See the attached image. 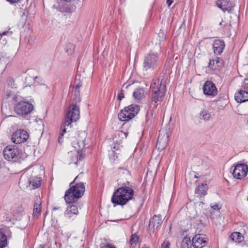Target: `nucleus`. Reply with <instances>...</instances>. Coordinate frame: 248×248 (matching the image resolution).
<instances>
[{
	"label": "nucleus",
	"mask_w": 248,
	"mask_h": 248,
	"mask_svg": "<svg viewBox=\"0 0 248 248\" xmlns=\"http://www.w3.org/2000/svg\"><path fill=\"white\" fill-rule=\"evenodd\" d=\"M122 187L117 188L111 197V202L117 205H124L130 200L134 199V186L130 182L121 183Z\"/></svg>",
	"instance_id": "obj_1"
},
{
	"label": "nucleus",
	"mask_w": 248,
	"mask_h": 248,
	"mask_svg": "<svg viewBox=\"0 0 248 248\" xmlns=\"http://www.w3.org/2000/svg\"><path fill=\"white\" fill-rule=\"evenodd\" d=\"M66 111L64 120L61 125V131L62 132L59 138V142H61L62 137L64 134L66 132L68 128H71L72 127V123L76 122L79 119L80 117L79 108L76 104H71Z\"/></svg>",
	"instance_id": "obj_2"
},
{
	"label": "nucleus",
	"mask_w": 248,
	"mask_h": 248,
	"mask_svg": "<svg viewBox=\"0 0 248 248\" xmlns=\"http://www.w3.org/2000/svg\"><path fill=\"white\" fill-rule=\"evenodd\" d=\"M166 82L164 79L156 78L153 79L150 86V93L152 102L157 103L161 102L164 97L166 92Z\"/></svg>",
	"instance_id": "obj_3"
},
{
	"label": "nucleus",
	"mask_w": 248,
	"mask_h": 248,
	"mask_svg": "<svg viewBox=\"0 0 248 248\" xmlns=\"http://www.w3.org/2000/svg\"><path fill=\"white\" fill-rule=\"evenodd\" d=\"M73 183L74 181L70 183V187L65 193L64 198L67 203L75 202L83 195L85 192V186L83 183H80L75 186H71Z\"/></svg>",
	"instance_id": "obj_4"
},
{
	"label": "nucleus",
	"mask_w": 248,
	"mask_h": 248,
	"mask_svg": "<svg viewBox=\"0 0 248 248\" xmlns=\"http://www.w3.org/2000/svg\"><path fill=\"white\" fill-rule=\"evenodd\" d=\"M13 100L16 102L14 110L19 117L26 118L34 108L33 105L31 103L22 100L21 97L15 95L13 97Z\"/></svg>",
	"instance_id": "obj_5"
},
{
	"label": "nucleus",
	"mask_w": 248,
	"mask_h": 248,
	"mask_svg": "<svg viewBox=\"0 0 248 248\" xmlns=\"http://www.w3.org/2000/svg\"><path fill=\"white\" fill-rule=\"evenodd\" d=\"M161 61L159 55L156 52L150 51L144 58L142 70L144 75L148 74L156 69L160 66Z\"/></svg>",
	"instance_id": "obj_6"
},
{
	"label": "nucleus",
	"mask_w": 248,
	"mask_h": 248,
	"mask_svg": "<svg viewBox=\"0 0 248 248\" xmlns=\"http://www.w3.org/2000/svg\"><path fill=\"white\" fill-rule=\"evenodd\" d=\"M140 109V107L139 105L131 104L121 110L118 113V118L121 121H128L138 114Z\"/></svg>",
	"instance_id": "obj_7"
},
{
	"label": "nucleus",
	"mask_w": 248,
	"mask_h": 248,
	"mask_svg": "<svg viewBox=\"0 0 248 248\" xmlns=\"http://www.w3.org/2000/svg\"><path fill=\"white\" fill-rule=\"evenodd\" d=\"M3 155L5 159L14 162L17 161L19 158V151L15 145L7 146L3 150Z\"/></svg>",
	"instance_id": "obj_8"
},
{
	"label": "nucleus",
	"mask_w": 248,
	"mask_h": 248,
	"mask_svg": "<svg viewBox=\"0 0 248 248\" xmlns=\"http://www.w3.org/2000/svg\"><path fill=\"white\" fill-rule=\"evenodd\" d=\"M248 171V167L244 163H238L234 166L232 171L234 178L241 179L247 175Z\"/></svg>",
	"instance_id": "obj_9"
},
{
	"label": "nucleus",
	"mask_w": 248,
	"mask_h": 248,
	"mask_svg": "<svg viewBox=\"0 0 248 248\" xmlns=\"http://www.w3.org/2000/svg\"><path fill=\"white\" fill-rule=\"evenodd\" d=\"M29 138L26 131L23 129L16 130L12 135L11 140L15 144H20L25 142Z\"/></svg>",
	"instance_id": "obj_10"
},
{
	"label": "nucleus",
	"mask_w": 248,
	"mask_h": 248,
	"mask_svg": "<svg viewBox=\"0 0 248 248\" xmlns=\"http://www.w3.org/2000/svg\"><path fill=\"white\" fill-rule=\"evenodd\" d=\"M158 139L156 142V148L158 150H163L166 147L169 141V135L164 131H159Z\"/></svg>",
	"instance_id": "obj_11"
},
{
	"label": "nucleus",
	"mask_w": 248,
	"mask_h": 248,
	"mask_svg": "<svg viewBox=\"0 0 248 248\" xmlns=\"http://www.w3.org/2000/svg\"><path fill=\"white\" fill-rule=\"evenodd\" d=\"M163 223L161 215H154L150 220L149 232L150 234L154 233L155 229L159 228Z\"/></svg>",
	"instance_id": "obj_12"
},
{
	"label": "nucleus",
	"mask_w": 248,
	"mask_h": 248,
	"mask_svg": "<svg viewBox=\"0 0 248 248\" xmlns=\"http://www.w3.org/2000/svg\"><path fill=\"white\" fill-rule=\"evenodd\" d=\"M203 93L208 96H215L217 93V90L215 84L211 81H205L202 87Z\"/></svg>",
	"instance_id": "obj_13"
},
{
	"label": "nucleus",
	"mask_w": 248,
	"mask_h": 248,
	"mask_svg": "<svg viewBox=\"0 0 248 248\" xmlns=\"http://www.w3.org/2000/svg\"><path fill=\"white\" fill-rule=\"evenodd\" d=\"M192 245L194 248H202L206 244L207 238L202 234H198L195 235L192 238Z\"/></svg>",
	"instance_id": "obj_14"
},
{
	"label": "nucleus",
	"mask_w": 248,
	"mask_h": 248,
	"mask_svg": "<svg viewBox=\"0 0 248 248\" xmlns=\"http://www.w3.org/2000/svg\"><path fill=\"white\" fill-rule=\"evenodd\" d=\"M53 7L61 13H67L70 14L73 13L74 10L73 6L63 2H62L58 6L54 5Z\"/></svg>",
	"instance_id": "obj_15"
},
{
	"label": "nucleus",
	"mask_w": 248,
	"mask_h": 248,
	"mask_svg": "<svg viewBox=\"0 0 248 248\" xmlns=\"http://www.w3.org/2000/svg\"><path fill=\"white\" fill-rule=\"evenodd\" d=\"M225 46V43L223 40H215L213 45L214 53L217 55H220L224 49Z\"/></svg>",
	"instance_id": "obj_16"
},
{
	"label": "nucleus",
	"mask_w": 248,
	"mask_h": 248,
	"mask_svg": "<svg viewBox=\"0 0 248 248\" xmlns=\"http://www.w3.org/2000/svg\"><path fill=\"white\" fill-rule=\"evenodd\" d=\"M234 98L238 103H243L248 101V92L240 90L235 93Z\"/></svg>",
	"instance_id": "obj_17"
},
{
	"label": "nucleus",
	"mask_w": 248,
	"mask_h": 248,
	"mask_svg": "<svg viewBox=\"0 0 248 248\" xmlns=\"http://www.w3.org/2000/svg\"><path fill=\"white\" fill-rule=\"evenodd\" d=\"M78 213L77 206L74 204H69L64 212V216L67 218H70L73 215H78Z\"/></svg>",
	"instance_id": "obj_18"
},
{
	"label": "nucleus",
	"mask_w": 248,
	"mask_h": 248,
	"mask_svg": "<svg viewBox=\"0 0 248 248\" xmlns=\"http://www.w3.org/2000/svg\"><path fill=\"white\" fill-rule=\"evenodd\" d=\"M217 6L223 11H231L233 7L232 3L231 1L223 0L221 3H217Z\"/></svg>",
	"instance_id": "obj_19"
},
{
	"label": "nucleus",
	"mask_w": 248,
	"mask_h": 248,
	"mask_svg": "<svg viewBox=\"0 0 248 248\" xmlns=\"http://www.w3.org/2000/svg\"><path fill=\"white\" fill-rule=\"evenodd\" d=\"M41 178L37 176L31 177L29 179V184L33 189L38 188L41 185Z\"/></svg>",
	"instance_id": "obj_20"
},
{
	"label": "nucleus",
	"mask_w": 248,
	"mask_h": 248,
	"mask_svg": "<svg viewBox=\"0 0 248 248\" xmlns=\"http://www.w3.org/2000/svg\"><path fill=\"white\" fill-rule=\"evenodd\" d=\"M207 190V186L206 184H202L196 188L195 193L200 196H204L206 194Z\"/></svg>",
	"instance_id": "obj_21"
},
{
	"label": "nucleus",
	"mask_w": 248,
	"mask_h": 248,
	"mask_svg": "<svg viewBox=\"0 0 248 248\" xmlns=\"http://www.w3.org/2000/svg\"><path fill=\"white\" fill-rule=\"evenodd\" d=\"M133 95L137 100L142 99L144 96V91L142 88L136 89L134 92Z\"/></svg>",
	"instance_id": "obj_22"
},
{
	"label": "nucleus",
	"mask_w": 248,
	"mask_h": 248,
	"mask_svg": "<svg viewBox=\"0 0 248 248\" xmlns=\"http://www.w3.org/2000/svg\"><path fill=\"white\" fill-rule=\"evenodd\" d=\"M243 237L241 234L239 232H233L232 233L230 236V238L231 240L235 242H240L242 241Z\"/></svg>",
	"instance_id": "obj_23"
},
{
	"label": "nucleus",
	"mask_w": 248,
	"mask_h": 248,
	"mask_svg": "<svg viewBox=\"0 0 248 248\" xmlns=\"http://www.w3.org/2000/svg\"><path fill=\"white\" fill-rule=\"evenodd\" d=\"M211 117V114L207 110H202L200 114V119L204 121H208Z\"/></svg>",
	"instance_id": "obj_24"
},
{
	"label": "nucleus",
	"mask_w": 248,
	"mask_h": 248,
	"mask_svg": "<svg viewBox=\"0 0 248 248\" xmlns=\"http://www.w3.org/2000/svg\"><path fill=\"white\" fill-rule=\"evenodd\" d=\"M220 60L219 58H217L215 60H211L208 63V67L211 68L212 69L215 70L217 68L215 64H216L218 67L220 66Z\"/></svg>",
	"instance_id": "obj_25"
},
{
	"label": "nucleus",
	"mask_w": 248,
	"mask_h": 248,
	"mask_svg": "<svg viewBox=\"0 0 248 248\" xmlns=\"http://www.w3.org/2000/svg\"><path fill=\"white\" fill-rule=\"evenodd\" d=\"M192 243L189 237H185L181 243V248H190Z\"/></svg>",
	"instance_id": "obj_26"
},
{
	"label": "nucleus",
	"mask_w": 248,
	"mask_h": 248,
	"mask_svg": "<svg viewBox=\"0 0 248 248\" xmlns=\"http://www.w3.org/2000/svg\"><path fill=\"white\" fill-rule=\"evenodd\" d=\"M7 244V237L6 235L0 232V248H4Z\"/></svg>",
	"instance_id": "obj_27"
},
{
	"label": "nucleus",
	"mask_w": 248,
	"mask_h": 248,
	"mask_svg": "<svg viewBox=\"0 0 248 248\" xmlns=\"http://www.w3.org/2000/svg\"><path fill=\"white\" fill-rule=\"evenodd\" d=\"M41 202L40 200H38L37 202H35L34 205V208H33V214L34 215H39L41 212Z\"/></svg>",
	"instance_id": "obj_28"
},
{
	"label": "nucleus",
	"mask_w": 248,
	"mask_h": 248,
	"mask_svg": "<svg viewBox=\"0 0 248 248\" xmlns=\"http://www.w3.org/2000/svg\"><path fill=\"white\" fill-rule=\"evenodd\" d=\"M75 46L72 43L67 44L65 46V50L68 54H72L74 51Z\"/></svg>",
	"instance_id": "obj_29"
},
{
	"label": "nucleus",
	"mask_w": 248,
	"mask_h": 248,
	"mask_svg": "<svg viewBox=\"0 0 248 248\" xmlns=\"http://www.w3.org/2000/svg\"><path fill=\"white\" fill-rule=\"evenodd\" d=\"M82 85L80 80V76L76 75L74 87L77 89H79Z\"/></svg>",
	"instance_id": "obj_30"
},
{
	"label": "nucleus",
	"mask_w": 248,
	"mask_h": 248,
	"mask_svg": "<svg viewBox=\"0 0 248 248\" xmlns=\"http://www.w3.org/2000/svg\"><path fill=\"white\" fill-rule=\"evenodd\" d=\"M139 237L136 233L132 234L131 236L129 243L131 246L136 245V243L138 241Z\"/></svg>",
	"instance_id": "obj_31"
},
{
	"label": "nucleus",
	"mask_w": 248,
	"mask_h": 248,
	"mask_svg": "<svg viewBox=\"0 0 248 248\" xmlns=\"http://www.w3.org/2000/svg\"><path fill=\"white\" fill-rule=\"evenodd\" d=\"M6 82L7 85L11 88H13L15 87V80L13 78L10 77H8L6 79Z\"/></svg>",
	"instance_id": "obj_32"
},
{
	"label": "nucleus",
	"mask_w": 248,
	"mask_h": 248,
	"mask_svg": "<svg viewBox=\"0 0 248 248\" xmlns=\"http://www.w3.org/2000/svg\"><path fill=\"white\" fill-rule=\"evenodd\" d=\"M75 95L77 97L76 102H79L80 101V99L79 97V89L75 88Z\"/></svg>",
	"instance_id": "obj_33"
},
{
	"label": "nucleus",
	"mask_w": 248,
	"mask_h": 248,
	"mask_svg": "<svg viewBox=\"0 0 248 248\" xmlns=\"http://www.w3.org/2000/svg\"><path fill=\"white\" fill-rule=\"evenodd\" d=\"M126 182H129L128 180H124V178L123 177H122V178H120L119 179H118L117 180V183H118V185L120 186V187H122L123 186V185H121V183H126Z\"/></svg>",
	"instance_id": "obj_34"
},
{
	"label": "nucleus",
	"mask_w": 248,
	"mask_h": 248,
	"mask_svg": "<svg viewBox=\"0 0 248 248\" xmlns=\"http://www.w3.org/2000/svg\"><path fill=\"white\" fill-rule=\"evenodd\" d=\"M170 245V243L169 241H165L162 244H161V248H169Z\"/></svg>",
	"instance_id": "obj_35"
},
{
	"label": "nucleus",
	"mask_w": 248,
	"mask_h": 248,
	"mask_svg": "<svg viewBox=\"0 0 248 248\" xmlns=\"http://www.w3.org/2000/svg\"><path fill=\"white\" fill-rule=\"evenodd\" d=\"M124 97V93H123V91L121 90V93H119L117 96V99L118 100L121 101L123 98Z\"/></svg>",
	"instance_id": "obj_36"
},
{
	"label": "nucleus",
	"mask_w": 248,
	"mask_h": 248,
	"mask_svg": "<svg viewBox=\"0 0 248 248\" xmlns=\"http://www.w3.org/2000/svg\"><path fill=\"white\" fill-rule=\"evenodd\" d=\"M211 207L214 210H217V211L219 210L221 207V206H220L219 204H216L214 205H211Z\"/></svg>",
	"instance_id": "obj_37"
},
{
	"label": "nucleus",
	"mask_w": 248,
	"mask_h": 248,
	"mask_svg": "<svg viewBox=\"0 0 248 248\" xmlns=\"http://www.w3.org/2000/svg\"><path fill=\"white\" fill-rule=\"evenodd\" d=\"M85 155H82L81 153H79V152H78V154L77 155V158L78 160H81L84 157Z\"/></svg>",
	"instance_id": "obj_38"
},
{
	"label": "nucleus",
	"mask_w": 248,
	"mask_h": 248,
	"mask_svg": "<svg viewBox=\"0 0 248 248\" xmlns=\"http://www.w3.org/2000/svg\"><path fill=\"white\" fill-rule=\"evenodd\" d=\"M12 34V31H3L1 33H0V35L1 36H2V35H10Z\"/></svg>",
	"instance_id": "obj_39"
},
{
	"label": "nucleus",
	"mask_w": 248,
	"mask_h": 248,
	"mask_svg": "<svg viewBox=\"0 0 248 248\" xmlns=\"http://www.w3.org/2000/svg\"><path fill=\"white\" fill-rule=\"evenodd\" d=\"M103 248H116L115 246L110 244H106Z\"/></svg>",
	"instance_id": "obj_40"
},
{
	"label": "nucleus",
	"mask_w": 248,
	"mask_h": 248,
	"mask_svg": "<svg viewBox=\"0 0 248 248\" xmlns=\"http://www.w3.org/2000/svg\"><path fill=\"white\" fill-rule=\"evenodd\" d=\"M120 148H121V145H120V144H117H117H116L114 145V147H113L114 149H115V150H120Z\"/></svg>",
	"instance_id": "obj_41"
},
{
	"label": "nucleus",
	"mask_w": 248,
	"mask_h": 248,
	"mask_svg": "<svg viewBox=\"0 0 248 248\" xmlns=\"http://www.w3.org/2000/svg\"><path fill=\"white\" fill-rule=\"evenodd\" d=\"M20 0H7L8 2H10L11 4L18 2Z\"/></svg>",
	"instance_id": "obj_42"
},
{
	"label": "nucleus",
	"mask_w": 248,
	"mask_h": 248,
	"mask_svg": "<svg viewBox=\"0 0 248 248\" xmlns=\"http://www.w3.org/2000/svg\"><path fill=\"white\" fill-rule=\"evenodd\" d=\"M173 0H167V3L168 4L169 6H170V5L172 3Z\"/></svg>",
	"instance_id": "obj_43"
},
{
	"label": "nucleus",
	"mask_w": 248,
	"mask_h": 248,
	"mask_svg": "<svg viewBox=\"0 0 248 248\" xmlns=\"http://www.w3.org/2000/svg\"><path fill=\"white\" fill-rule=\"evenodd\" d=\"M123 174H124L123 177H125L126 176H128L129 175V173H128V171H126L125 172H124L123 173Z\"/></svg>",
	"instance_id": "obj_44"
},
{
	"label": "nucleus",
	"mask_w": 248,
	"mask_h": 248,
	"mask_svg": "<svg viewBox=\"0 0 248 248\" xmlns=\"http://www.w3.org/2000/svg\"><path fill=\"white\" fill-rule=\"evenodd\" d=\"M158 36H159V37H162V38H164V34H163V33H159V34H158Z\"/></svg>",
	"instance_id": "obj_45"
},
{
	"label": "nucleus",
	"mask_w": 248,
	"mask_h": 248,
	"mask_svg": "<svg viewBox=\"0 0 248 248\" xmlns=\"http://www.w3.org/2000/svg\"><path fill=\"white\" fill-rule=\"evenodd\" d=\"M60 209V207H54L53 208V210H58V209Z\"/></svg>",
	"instance_id": "obj_46"
},
{
	"label": "nucleus",
	"mask_w": 248,
	"mask_h": 248,
	"mask_svg": "<svg viewBox=\"0 0 248 248\" xmlns=\"http://www.w3.org/2000/svg\"><path fill=\"white\" fill-rule=\"evenodd\" d=\"M40 79V78H39L38 77H35L34 78L35 81H36V82H38L37 80V79Z\"/></svg>",
	"instance_id": "obj_47"
},
{
	"label": "nucleus",
	"mask_w": 248,
	"mask_h": 248,
	"mask_svg": "<svg viewBox=\"0 0 248 248\" xmlns=\"http://www.w3.org/2000/svg\"><path fill=\"white\" fill-rule=\"evenodd\" d=\"M224 5H226V7H228L230 6V4H227V3H224Z\"/></svg>",
	"instance_id": "obj_48"
},
{
	"label": "nucleus",
	"mask_w": 248,
	"mask_h": 248,
	"mask_svg": "<svg viewBox=\"0 0 248 248\" xmlns=\"http://www.w3.org/2000/svg\"><path fill=\"white\" fill-rule=\"evenodd\" d=\"M64 1H66V2H69L71 0H64Z\"/></svg>",
	"instance_id": "obj_49"
},
{
	"label": "nucleus",
	"mask_w": 248,
	"mask_h": 248,
	"mask_svg": "<svg viewBox=\"0 0 248 248\" xmlns=\"http://www.w3.org/2000/svg\"><path fill=\"white\" fill-rule=\"evenodd\" d=\"M246 85L247 86V88H248V83H247Z\"/></svg>",
	"instance_id": "obj_50"
},
{
	"label": "nucleus",
	"mask_w": 248,
	"mask_h": 248,
	"mask_svg": "<svg viewBox=\"0 0 248 248\" xmlns=\"http://www.w3.org/2000/svg\"><path fill=\"white\" fill-rule=\"evenodd\" d=\"M221 24H222V22H220V23H219V25H221Z\"/></svg>",
	"instance_id": "obj_51"
},
{
	"label": "nucleus",
	"mask_w": 248,
	"mask_h": 248,
	"mask_svg": "<svg viewBox=\"0 0 248 248\" xmlns=\"http://www.w3.org/2000/svg\"><path fill=\"white\" fill-rule=\"evenodd\" d=\"M194 177H195V178H197V175H196L194 176Z\"/></svg>",
	"instance_id": "obj_52"
},
{
	"label": "nucleus",
	"mask_w": 248,
	"mask_h": 248,
	"mask_svg": "<svg viewBox=\"0 0 248 248\" xmlns=\"http://www.w3.org/2000/svg\"><path fill=\"white\" fill-rule=\"evenodd\" d=\"M155 107H156V105H154Z\"/></svg>",
	"instance_id": "obj_53"
}]
</instances>
